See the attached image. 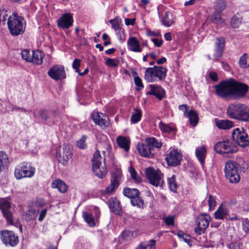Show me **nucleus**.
<instances>
[{
    "label": "nucleus",
    "mask_w": 249,
    "mask_h": 249,
    "mask_svg": "<svg viewBox=\"0 0 249 249\" xmlns=\"http://www.w3.org/2000/svg\"><path fill=\"white\" fill-rule=\"evenodd\" d=\"M226 114L231 119L247 122L249 121V107L240 103H231L226 109Z\"/></svg>",
    "instance_id": "nucleus-1"
},
{
    "label": "nucleus",
    "mask_w": 249,
    "mask_h": 249,
    "mask_svg": "<svg viewBox=\"0 0 249 249\" xmlns=\"http://www.w3.org/2000/svg\"><path fill=\"white\" fill-rule=\"evenodd\" d=\"M146 142L148 143L149 147H151L152 150L154 147L160 148L162 146V143L154 137L147 138Z\"/></svg>",
    "instance_id": "nucleus-36"
},
{
    "label": "nucleus",
    "mask_w": 249,
    "mask_h": 249,
    "mask_svg": "<svg viewBox=\"0 0 249 249\" xmlns=\"http://www.w3.org/2000/svg\"><path fill=\"white\" fill-rule=\"evenodd\" d=\"M119 146L124 149L125 151L129 150L130 141L124 136H119L116 139Z\"/></svg>",
    "instance_id": "nucleus-30"
},
{
    "label": "nucleus",
    "mask_w": 249,
    "mask_h": 249,
    "mask_svg": "<svg viewBox=\"0 0 249 249\" xmlns=\"http://www.w3.org/2000/svg\"><path fill=\"white\" fill-rule=\"evenodd\" d=\"M239 164L232 160H229L225 163L224 167L225 175H229L232 172H239Z\"/></svg>",
    "instance_id": "nucleus-24"
},
{
    "label": "nucleus",
    "mask_w": 249,
    "mask_h": 249,
    "mask_svg": "<svg viewBox=\"0 0 249 249\" xmlns=\"http://www.w3.org/2000/svg\"><path fill=\"white\" fill-rule=\"evenodd\" d=\"M159 127L163 133H175L176 132V128L174 126L173 124H166L160 121L159 124Z\"/></svg>",
    "instance_id": "nucleus-28"
},
{
    "label": "nucleus",
    "mask_w": 249,
    "mask_h": 249,
    "mask_svg": "<svg viewBox=\"0 0 249 249\" xmlns=\"http://www.w3.org/2000/svg\"><path fill=\"white\" fill-rule=\"evenodd\" d=\"M182 160V154L178 150L174 149L170 152L166 158L167 162L169 165L177 166L180 164Z\"/></svg>",
    "instance_id": "nucleus-17"
},
{
    "label": "nucleus",
    "mask_w": 249,
    "mask_h": 249,
    "mask_svg": "<svg viewBox=\"0 0 249 249\" xmlns=\"http://www.w3.org/2000/svg\"><path fill=\"white\" fill-rule=\"evenodd\" d=\"M196 155L201 164L204 162L206 156L207 150L205 145L197 147L196 149Z\"/></svg>",
    "instance_id": "nucleus-25"
},
{
    "label": "nucleus",
    "mask_w": 249,
    "mask_h": 249,
    "mask_svg": "<svg viewBox=\"0 0 249 249\" xmlns=\"http://www.w3.org/2000/svg\"><path fill=\"white\" fill-rule=\"evenodd\" d=\"M243 230L246 233L249 232V220L246 219L242 222Z\"/></svg>",
    "instance_id": "nucleus-60"
},
{
    "label": "nucleus",
    "mask_w": 249,
    "mask_h": 249,
    "mask_svg": "<svg viewBox=\"0 0 249 249\" xmlns=\"http://www.w3.org/2000/svg\"><path fill=\"white\" fill-rule=\"evenodd\" d=\"M72 21L71 16L69 14H65L58 20L57 25L63 29H68L72 25Z\"/></svg>",
    "instance_id": "nucleus-20"
},
{
    "label": "nucleus",
    "mask_w": 249,
    "mask_h": 249,
    "mask_svg": "<svg viewBox=\"0 0 249 249\" xmlns=\"http://www.w3.org/2000/svg\"><path fill=\"white\" fill-rule=\"evenodd\" d=\"M7 24L9 33L13 36L22 35L25 32L26 22L24 19L17 13H13L8 17Z\"/></svg>",
    "instance_id": "nucleus-2"
},
{
    "label": "nucleus",
    "mask_w": 249,
    "mask_h": 249,
    "mask_svg": "<svg viewBox=\"0 0 249 249\" xmlns=\"http://www.w3.org/2000/svg\"><path fill=\"white\" fill-rule=\"evenodd\" d=\"M10 208L11 204L7 198H0V209L8 223L12 225L13 224V215L10 211Z\"/></svg>",
    "instance_id": "nucleus-16"
},
{
    "label": "nucleus",
    "mask_w": 249,
    "mask_h": 249,
    "mask_svg": "<svg viewBox=\"0 0 249 249\" xmlns=\"http://www.w3.org/2000/svg\"><path fill=\"white\" fill-rule=\"evenodd\" d=\"M22 58L27 62H31L32 51L31 52L29 50H24L21 53Z\"/></svg>",
    "instance_id": "nucleus-47"
},
{
    "label": "nucleus",
    "mask_w": 249,
    "mask_h": 249,
    "mask_svg": "<svg viewBox=\"0 0 249 249\" xmlns=\"http://www.w3.org/2000/svg\"><path fill=\"white\" fill-rule=\"evenodd\" d=\"M35 173V168L27 163L22 162L19 164L15 170V176L18 179L24 178H31Z\"/></svg>",
    "instance_id": "nucleus-7"
},
{
    "label": "nucleus",
    "mask_w": 249,
    "mask_h": 249,
    "mask_svg": "<svg viewBox=\"0 0 249 249\" xmlns=\"http://www.w3.org/2000/svg\"><path fill=\"white\" fill-rule=\"evenodd\" d=\"M178 235L179 238H182L186 243H189L191 241L190 236L182 231H179L178 232Z\"/></svg>",
    "instance_id": "nucleus-56"
},
{
    "label": "nucleus",
    "mask_w": 249,
    "mask_h": 249,
    "mask_svg": "<svg viewBox=\"0 0 249 249\" xmlns=\"http://www.w3.org/2000/svg\"><path fill=\"white\" fill-rule=\"evenodd\" d=\"M101 115H103V113L99 112H93L92 113L91 118L96 124L99 123V120L101 117Z\"/></svg>",
    "instance_id": "nucleus-57"
},
{
    "label": "nucleus",
    "mask_w": 249,
    "mask_h": 249,
    "mask_svg": "<svg viewBox=\"0 0 249 249\" xmlns=\"http://www.w3.org/2000/svg\"><path fill=\"white\" fill-rule=\"evenodd\" d=\"M231 24L233 28H238L241 24V20L238 16L234 15L231 19Z\"/></svg>",
    "instance_id": "nucleus-49"
},
{
    "label": "nucleus",
    "mask_w": 249,
    "mask_h": 249,
    "mask_svg": "<svg viewBox=\"0 0 249 249\" xmlns=\"http://www.w3.org/2000/svg\"><path fill=\"white\" fill-rule=\"evenodd\" d=\"M127 44L128 49L132 52L140 53L142 51L139 41L135 37H129L127 40Z\"/></svg>",
    "instance_id": "nucleus-21"
},
{
    "label": "nucleus",
    "mask_w": 249,
    "mask_h": 249,
    "mask_svg": "<svg viewBox=\"0 0 249 249\" xmlns=\"http://www.w3.org/2000/svg\"><path fill=\"white\" fill-rule=\"evenodd\" d=\"M210 220L211 217L208 214H201L198 216L196 220L195 232L199 235L203 233L208 227Z\"/></svg>",
    "instance_id": "nucleus-14"
},
{
    "label": "nucleus",
    "mask_w": 249,
    "mask_h": 249,
    "mask_svg": "<svg viewBox=\"0 0 249 249\" xmlns=\"http://www.w3.org/2000/svg\"><path fill=\"white\" fill-rule=\"evenodd\" d=\"M227 6V2L225 0H217L215 2L214 10L222 13Z\"/></svg>",
    "instance_id": "nucleus-39"
},
{
    "label": "nucleus",
    "mask_w": 249,
    "mask_h": 249,
    "mask_svg": "<svg viewBox=\"0 0 249 249\" xmlns=\"http://www.w3.org/2000/svg\"><path fill=\"white\" fill-rule=\"evenodd\" d=\"M101 159L100 152L97 150L95 152L92 160V170L96 176L100 178H102L105 177L107 170L105 165L101 166Z\"/></svg>",
    "instance_id": "nucleus-9"
},
{
    "label": "nucleus",
    "mask_w": 249,
    "mask_h": 249,
    "mask_svg": "<svg viewBox=\"0 0 249 249\" xmlns=\"http://www.w3.org/2000/svg\"><path fill=\"white\" fill-rule=\"evenodd\" d=\"M129 172L130 174L131 178L136 182H141V178L137 176V173L135 170V169L132 166H130L128 168Z\"/></svg>",
    "instance_id": "nucleus-46"
},
{
    "label": "nucleus",
    "mask_w": 249,
    "mask_h": 249,
    "mask_svg": "<svg viewBox=\"0 0 249 249\" xmlns=\"http://www.w3.org/2000/svg\"><path fill=\"white\" fill-rule=\"evenodd\" d=\"M137 148L139 154L143 157L150 158L152 156L151 147L148 146V143L145 141V143L139 142L137 145Z\"/></svg>",
    "instance_id": "nucleus-19"
},
{
    "label": "nucleus",
    "mask_w": 249,
    "mask_h": 249,
    "mask_svg": "<svg viewBox=\"0 0 249 249\" xmlns=\"http://www.w3.org/2000/svg\"><path fill=\"white\" fill-rule=\"evenodd\" d=\"M111 211L117 215H121L122 211L120 206V202L117 199H111L109 202Z\"/></svg>",
    "instance_id": "nucleus-29"
},
{
    "label": "nucleus",
    "mask_w": 249,
    "mask_h": 249,
    "mask_svg": "<svg viewBox=\"0 0 249 249\" xmlns=\"http://www.w3.org/2000/svg\"><path fill=\"white\" fill-rule=\"evenodd\" d=\"M215 125L221 129H229L234 126V123L232 121L229 120H220L218 119H214Z\"/></svg>",
    "instance_id": "nucleus-23"
},
{
    "label": "nucleus",
    "mask_w": 249,
    "mask_h": 249,
    "mask_svg": "<svg viewBox=\"0 0 249 249\" xmlns=\"http://www.w3.org/2000/svg\"><path fill=\"white\" fill-rule=\"evenodd\" d=\"M214 148L217 153L221 155L233 153L237 151V148L234 144L228 139H224L223 141L216 143Z\"/></svg>",
    "instance_id": "nucleus-5"
},
{
    "label": "nucleus",
    "mask_w": 249,
    "mask_h": 249,
    "mask_svg": "<svg viewBox=\"0 0 249 249\" xmlns=\"http://www.w3.org/2000/svg\"><path fill=\"white\" fill-rule=\"evenodd\" d=\"M232 140L239 145L245 147L249 144L248 134L243 128H236L232 132Z\"/></svg>",
    "instance_id": "nucleus-11"
},
{
    "label": "nucleus",
    "mask_w": 249,
    "mask_h": 249,
    "mask_svg": "<svg viewBox=\"0 0 249 249\" xmlns=\"http://www.w3.org/2000/svg\"><path fill=\"white\" fill-rule=\"evenodd\" d=\"M53 188H56L62 193H65L67 191V186L66 183L61 179L53 180L51 183Z\"/></svg>",
    "instance_id": "nucleus-26"
},
{
    "label": "nucleus",
    "mask_w": 249,
    "mask_h": 249,
    "mask_svg": "<svg viewBox=\"0 0 249 249\" xmlns=\"http://www.w3.org/2000/svg\"><path fill=\"white\" fill-rule=\"evenodd\" d=\"M149 87L150 90L146 92V94L153 95L159 99L161 100L164 95V90L159 86L150 85Z\"/></svg>",
    "instance_id": "nucleus-22"
},
{
    "label": "nucleus",
    "mask_w": 249,
    "mask_h": 249,
    "mask_svg": "<svg viewBox=\"0 0 249 249\" xmlns=\"http://www.w3.org/2000/svg\"><path fill=\"white\" fill-rule=\"evenodd\" d=\"M117 173H112L110 183L106 187L105 192L106 194H110L114 192L119 186V178L121 176V172L119 170H117Z\"/></svg>",
    "instance_id": "nucleus-18"
},
{
    "label": "nucleus",
    "mask_w": 249,
    "mask_h": 249,
    "mask_svg": "<svg viewBox=\"0 0 249 249\" xmlns=\"http://www.w3.org/2000/svg\"><path fill=\"white\" fill-rule=\"evenodd\" d=\"M231 80L232 99H237L245 96L248 90V86L243 83Z\"/></svg>",
    "instance_id": "nucleus-10"
},
{
    "label": "nucleus",
    "mask_w": 249,
    "mask_h": 249,
    "mask_svg": "<svg viewBox=\"0 0 249 249\" xmlns=\"http://www.w3.org/2000/svg\"><path fill=\"white\" fill-rule=\"evenodd\" d=\"M186 117L189 118L190 124L192 126H196L198 122V116L196 113L193 110H190Z\"/></svg>",
    "instance_id": "nucleus-35"
},
{
    "label": "nucleus",
    "mask_w": 249,
    "mask_h": 249,
    "mask_svg": "<svg viewBox=\"0 0 249 249\" xmlns=\"http://www.w3.org/2000/svg\"><path fill=\"white\" fill-rule=\"evenodd\" d=\"M41 118L45 121H47L50 118L49 113L48 111L44 109H41L39 111Z\"/></svg>",
    "instance_id": "nucleus-58"
},
{
    "label": "nucleus",
    "mask_w": 249,
    "mask_h": 249,
    "mask_svg": "<svg viewBox=\"0 0 249 249\" xmlns=\"http://www.w3.org/2000/svg\"><path fill=\"white\" fill-rule=\"evenodd\" d=\"M168 184L170 190L175 192L177 189V184L176 181V176L173 175L168 178Z\"/></svg>",
    "instance_id": "nucleus-42"
},
{
    "label": "nucleus",
    "mask_w": 249,
    "mask_h": 249,
    "mask_svg": "<svg viewBox=\"0 0 249 249\" xmlns=\"http://www.w3.org/2000/svg\"><path fill=\"white\" fill-rule=\"evenodd\" d=\"M72 156V146L69 144L63 145L62 151H56V157L58 162L66 165Z\"/></svg>",
    "instance_id": "nucleus-12"
},
{
    "label": "nucleus",
    "mask_w": 249,
    "mask_h": 249,
    "mask_svg": "<svg viewBox=\"0 0 249 249\" xmlns=\"http://www.w3.org/2000/svg\"><path fill=\"white\" fill-rule=\"evenodd\" d=\"M2 242L6 246H16L18 243V237L13 231L4 230L0 231Z\"/></svg>",
    "instance_id": "nucleus-13"
},
{
    "label": "nucleus",
    "mask_w": 249,
    "mask_h": 249,
    "mask_svg": "<svg viewBox=\"0 0 249 249\" xmlns=\"http://www.w3.org/2000/svg\"><path fill=\"white\" fill-rule=\"evenodd\" d=\"M86 137L85 136L82 137L77 142V146L80 149H85L87 148V144L85 142Z\"/></svg>",
    "instance_id": "nucleus-53"
},
{
    "label": "nucleus",
    "mask_w": 249,
    "mask_h": 249,
    "mask_svg": "<svg viewBox=\"0 0 249 249\" xmlns=\"http://www.w3.org/2000/svg\"><path fill=\"white\" fill-rule=\"evenodd\" d=\"M134 82L137 87V89L138 90H141L143 88V85L142 83V80L139 76H134Z\"/></svg>",
    "instance_id": "nucleus-55"
},
{
    "label": "nucleus",
    "mask_w": 249,
    "mask_h": 249,
    "mask_svg": "<svg viewBox=\"0 0 249 249\" xmlns=\"http://www.w3.org/2000/svg\"><path fill=\"white\" fill-rule=\"evenodd\" d=\"M48 75L55 81L61 80L66 77L64 67L60 65H55L48 71Z\"/></svg>",
    "instance_id": "nucleus-15"
},
{
    "label": "nucleus",
    "mask_w": 249,
    "mask_h": 249,
    "mask_svg": "<svg viewBox=\"0 0 249 249\" xmlns=\"http://www.w3.org/2000/svg\"><path fill=\"white\" fill-rule=\"evenodd\" d=\"M214 87L217 95L225 99H232L231 79L222 82Z\"/></svg>",
    "instance_id": "nucleus-8"
},
{
    "label": "nucleus",
    "mask_w": 249,
    "mask_h": 249,
    "mask_svg": "<svg viewBox=\"0 0 249 249\" xmlns=\"http://www.w3.org/2000/svg\"><path fill=\"white\" fill-rule=\"evenodd\" d=\"M109 22L111 24L112 28L116 31L121 29L120 27V22L118 20L115 19H111Z\"/></svg>",
    "instance_id": "nucleus-54"
},
{
    "label": "nucleus",
    "mask_w": 249,
    "mask_h": 249,
    "mask_svg": "<svg viewBox=\"0 0 249 249\" xmlns=\"http://www.w3.org/2000/svg\"><path fill=\"white\" fill-rule=\"evenodd\" d=\"M158 13L160 21L163 26L169 27L174 24L175 17L171 12L167 10L164 6L162 5L158 6Z\"/></svg>",
    "instance_id": "nucleus-6"
},
{
    "label": "nucleus",
    "mask_w": 249,
    "mask_h": 249,
    "mask_svg": "<svg viewBox=\"0 0 249 249\" xmlns=\"http://www.w3.org/2000/svg\"><path fill=\"white\" fill-rule=\"evenodd\" d=\"M247 54L244 53L243 55H242L239 61V64L240 67L243 68H246L249 67V65H248L247 63Z\"/></svg>",
    "instance_id": "nucleus-52"
},
{
    "label": "nucleus",
    "mask_w": 249,
    "mask_h": 249,
    "mask_svg": "<svg viewBox=\"0 0 249 249\" xmlns=\"http://www.w3.org/2000/svg\"><path fill=\"white\" fill-rule=\"evenodd\" d=\"M211 20L215 24H222L224 22L222 18V13L215 10L211 16Z\"/></svg>",
    "instance_id": "nucleus-33"
},
{
    "label": "nucleus",
    "mask_w": 249,
    "mask_h": 249,
    "mask_svg": "<svg viewBox=\"0 0 249 249\" xmlns=\"http://www.w3.org/2000/svg\"><path fill=\"white\" fill-rule=\"evenodd\" d=\"M47 212V209H44L40 212L38 218L39 221L41 222L43 220V219H44L46 215Z\"/></svg>",
    "instance_id": "nucleus-63"
},
{
    "label": "nucleus",
    "mask_w": 249,
    "mask_h": 249,
    "mask_svg": "<svg viewBox=\"0 0 249 249\" xmlns=\"http://www.w3.org/2000/svg\"><path fill=\"white\" fill-rule=\"evenodd\" d=\"M106 64L109 67L115 68L118 67L119 64V60L117 59H112L108 58L105 62Z\"/></svg>",
    "instance_id": "nucleus-50"
},
{
    "label": "nucleus",
    "mask_w": 249,
    "mask_h": 249,
    "mask_svg": "<svg viewBox=\"0 0 249 249\" xmlns=\"http://www.w3.org/2000/svg\"><path fill=\"white\" fill-rule=\"evenodd\" d=\"M117 35L119 39L122 42H123L125 40V34L124 30L121 29L119 30L117 33Z\"/></svg>",
    "instance_id": "nucleus-64"
},
{
    "label": "nucleus",
    "mask_w": 249,
    "mask_h": 249,
    "mask_svg": "<svg viewBox=\"0 0 249 249\" xmlns=\"http://www.w3.org/2000/svg\"><path fill=\"white\" fill-rule=\"evenodd\" d=\"M207 199L209 210L210 211H212L214 209L217 204L216 198L215 196L210 195L208 196Z\"/></svg>",
    "instance_id": "nucleus-43"
},
{
    "label": "nucleus",
    "mask_w": 249,
    "mask_h": 249,
    "mask_svg": "<svg viewBox=\"0 0 249 249\" xmlns=\"http://www.w3.org/2000/svg\"><path fill=\"white\" fill-rule=\"evenodd\" d=\"M83 217L90 227H94L95 226V221L92 214L86 212H83Z\"/></svg>",
    "instance_id": "nucleus-37"
},
{
    "label": "nucleus",
    "mask_w": 249,
    "mask_h": 249,
    "mask_svg": "<svg viewBox=\"0 0 249 249\" xmlns=\"http://www.w3.org/2000/svg\"><path fill=\"white\" fill-rule=\"evenodd\" d=\"M7 16V11L3 7H0V24L5 23Z\"/></svg>",
    "instance_id": "nucleus-51"
},
{
    "label": "nucleus",
    "mask_w": 249,
    "mask_h": 249,
    "mask_svg": "<svg viewBox=\"0 0 249 249\" xmlns=\"http://www.w3.org/2000/svg\"><path fill=\"white\" fill-rule=\"evenodd\" d=\"M39 213V210L34 209H30L26 214V218L27 220L34 219L36 217Z\"/></svg>",
    "instance_id": "nucleus-45"
},
{
    "label": "nucleus",
    "mask_w": 249,
    "mask_h": 249,
    "mask_svg": "<svg viewBox=\"0 0 249 249\" xmlns=\"http://www.w3.org/2000/svg\"><path fill=\"white\" fill-rule=\"evenodd\" d=\"M80 66V60L76 58L74 60L72 63V68L75 70L76 72H79V67Z\"/></svg>",
    "instance_id": "nucleus-62"
},
{
    "label": "nucleus",
    "mask_w": 249,
    "mask_h": 249,
    "mask_svg": "<svg viewBox=\"0 0 249 249\" xmlns=\"http://www.w3.org/2000/svg\"><path fill=\"white\" fill-rule=\"evenodd\" d=\"M142 117V110L141 109H136L131 116V121L133 124H136L140 121Z\"/></svg>",
    "instance_id": "nucleus-41"
},
{
    "label": "nucleus",
    "mask_w": 249,
    "mask_h": 249,
    "mask_svg": "<svg viewBox=\"0 0 249 249\" xmlns=\"http://www.w3.org/2000/svg\"><path fill=\"white\" fill-rule=\"evenodd\" d=\"M166 69L162 66L148 68L145 71L144 79L148 82H154L156 78L160 81L162 80L166 76Z\"/></svg>",
    "instance_id": "nucleus-3"
},
{
    "label": "nucleus",
    "mask_w": 249,
    "mask_h": 249,
    "mask_svg": "<svg viewBox=\"0 0 249 249\" xmlns=\"http://www.w3.org/2000/svg\"><path fill=\"white\" fill-rule=\"evenodd\" d=\"M225 44V38L223 37H217L216 38L215 42V48L221 49L224 50Z\"/></svg>",
    "instance_id": "nucleus-48"
},
{
    "label": "nucleus",
    "mask_w": 249,
    "mask_h": 249,
    "mask_svg": "<svg viewBox=\"0 0 249 249\" xmlns=\"http://www.w3.org/2000/svg\"><path fill=\"white\" fill-rule=\"evenodd\" d=\"M225 176L231 183H237L241 179L240 171L230 173L229 175H225Z\"/></svg>",
    "instance_id": "nucleus-32"
},
{
    "label": "nucleus",
    "mask_w": 249,
    "mask_h": 249,
    "mask_svg": "<svg viewBox=\"0 0 249 249\" xmlns=\"http://www.w3.org/2000/svg\"><path fill=\"white\" fill-rule=\"evenodd\" d=\"M9 162L8 156L3 152L0 151V172L7 166Z\"/></svg>",
    "instance_id": "nucleus-38"
},
{
    "label": "nucleus",
    "mask_w": 249,
    "mask_h": 249,
    "mask_svg": "<svg viewBox=\"0 0 249 249\" xmlns=\"http://www.w3.org/2000/svg\"><path fill=\"white\" fill-rule=\"evenodd\" d=\"M228 210L223 205L220 206L214 213V217L216 219L223 220L226 218Z\"/></svg>",
    "instance_id": "nucleus-31"
},
{
    "label": "nucleus",
    "mask_w": 249,
    "mask_h": 249,
    "mask_svg": "<svg viewBox=\"0 0 249 249\" xmlns=\"http://www.w3.org/2000/svg\"><path fill=\"white\" fill-rule=\"evenodd\" d=\"M145 175L149 183L156 187H161L163 183V175L159 169L149 167L145 169Z\"/></svg>",
    "instance_id": "nucleus-4"
},
{
    "label": "nucleus",
    "mask_w": 249,
    "mask_h": 249,
    "mask_svg": "<svg viewBox=\"0 0 249 249\" xmlns=\"http://www.w3.org/2000/svg\"><path fill=\"white\" fill-rule=\"evenodd\" d=\"M131 203L134 206H137L140 208H143V200L139 197V196L134 198L133 199H132L131 200Z\"/></svg>",
    "instance_id": "nucleus-44"
},
{
    "label": "nucleus",
    "mask_w": 249,
    "mask_h": 249,
    "mask_svg": "<svg viewBox=\"0 0 249 249\" xmlns=\"http://www.w3.org/2000/svg\"><path fill=\"white\" fill-rule=\"evenodd\" d=\"M223 50H224L221 49L215 48L214 53L213 54L215 60H218L221 57L223 52Z\"/></svg>",
    "instance_id": "nucleus-59"
},
{
    "label": "nucleus",
    "mask_w": 249,
    "mask_h": 249,
    "mask_svg": "<svg viewBox=\"0 0 249 249\" xmlns=\"http://www.w3.org/2000/svg\"><path fill=\"white\" fill-rule=\"evenodd\" d=\"M44 56V54L40 51H32L31 62L36 65L41 64Z\"/></svg>",
    "instance_id": "nucleus-27"
},
{
    "label": "nucleus",
    "mask_w": 249,
    "mask_h": 249,
    "mask_svg": "<svg viewBox=\"0 0 249 249\" xmlns=\"http://www.w3.org/2000/svg\"><path fill=\"white\" fill-rule=\"evenodd\" d=\"M124 195L128 198L133 199L140 195V192L137 189L125 188L123 191Z\"/></svg>",
    "instance_id": "nucleus-34"
},
{
    "label": "nucleus",
    "mask_w": 249,
    "mask_h": 249,
    "mask_svg": "<svg viewBox=\"0 0 249 249\" xmlns=\"http://www.w3.org/2000/svg\"><path fill=\"white\" fill-rule=\"evenodd\" d=\"M166 225L168 226L173 225L174 224V216H168L164 219Z\"/></svg>",
    "instance_id": "nucleus-61"
},
{
    "label": "nucleus",
    "mask_w": 249,
    "mask_h": 249,
    "mask_svg": "<svg viewBox=\"0 0 249 249\" xmlns=\"http://www.w3.org/2000/svg\"><path fill=\"white\" fill-rule=\"evenodd\" d=\"M101 116V117L99 120V123H98L97 124L103 128L108 127L110 123L107 116L105 114H103Z\"/></svg>",
    "instance_id": "nucleus-40"
}]
</instances>
